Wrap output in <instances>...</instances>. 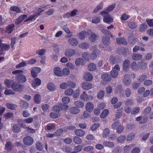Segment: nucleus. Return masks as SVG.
Listing matches in <instances>:
<instances>
[{"label": "nucleus", "mask_w": 153, "mask_h": 153, "mask_svg": "<svg viewBox=\"0 0 153 153\" xmlns=\"http://www.w3.org/2000/svg\"><path fill=\"white\" fill-rule=\"evenodd\" d=\"M23 72V71L21 70H17L12 72L13 74L16 75L15 77L16 80L20 83L25 82L27 80L25 76L21 74Z\"/></svg>", "instance_id": "obj_1"}, {"label": "nucleus", "mask_w": 153, "mask_h": 153, "mask_svg": "<svg viewBox=\"0 0 153 153\" xmlns=\"http://www.w3.org/2000/svg\"><path fill=\"white\" fill-rule=\"evenodd\" d=\"M100 14L104 17L103 21L104 22L110 24L113 22V19L111 16L106 12L102 11L100 13Z\"/></svg>", "instance_id": "obj_2"}, {"label": "nucleus", "mask_w": 153, "mask_h": 153, "mask_svg": "<svg viewBox=\"0 0 153 153\" xmlns=\"http://www.w3.org/2000/svg\"><path fill=\"white\" fill-rule=\"evenodd\" d=\"M12 88L16 91L21 92L23 90V87L19 83L14 82L12 86Z\"/></svg>", "instance_id": "obj_3"}, {"label": "nucleus", "mask_w": 153, "mask_h": 153, "mask_svg": "<svg viewBox=\"0 0 153 153\" xmlns=\"http://www.w3.org/2000/svg\"><path fill=\"white\" fill-rule=\"evenodd\" d=\"M33 139L29 136H27L23 139V142L24 144L27 146L31 145L33 143Z\"/></svg>", "instance_id": "obj_4"}, {"label": "nucleus", "mask_w": 153, "mask_h": 153, "mask_svg": "<svg viewBox=\"0 0 153 153\" xmlns=\"http://www.w3.org/2000/svg\"><path fill=\"white\" fill-rule=\"evenodd\" d=\"M148 118L147 116L144 115L143 116H140L137 117L136 119L137 121H139L140 124H144L148 121Z\"/></svg>", "instance_id": "obj_5"}, {"label": "nucleus", "mask_w": 153, "mask_h": 153, "mask_svg": "<svg viewBox=\"0 0 153 153\" xmlns=\"http://www.w3.org/2000/svg\"><path fill=\"white\" fill-rule=\"evenodd\" d=\"M41 69L38 67H35L32 68L31 71V74L32 76L35 77L37 75L38 73L40 72Z\"/></svg>", "instance_id": "obj_6"}, {"label": "nucleus", "mask_w": 153, "mask_h": 153, "mask_svg": "<svg viewBox=\"0 0 153 153\" xmlns=\"http://www.w3.org/2000/svg\"><path fill=\"white\" fill-rule=\"evenodd\" d=\"M75 53V50L72 49H66L65 51V55L67 57H70L74 55Z\"/></svg>", "instance_id": "obj_7"}, {"label": "nucleus", "mask_w": 153, "mask_h": 153, "mask_svg": "<svg viewBox=\"0 0 153 153\" xmlns=\"http://www.w3.org/2000/svg\"><path fill=\"white\" fill-rule=\"evenodd\" d=\"M130 62L128 59L124 60L123 63V69L125 71H128L130 67Z\"/></svg>", "instance_id": "obj_8"}, {"label": "nucleus", "mask_w": 153, "mask_h": 153, "mask_svg": "<svg viewBox=\"0 0 153 153\" xmlns=\"http://www.w3.org/2000/svg\"><path fill=\"white\" fill-rule=\"evenodd\" d=\"M130 75L128 74L125 75L123 78V82L124 84L126 85H129L131 83V81L129 80Z\"/></svg>", "instance_id": "obj_9"}, {"label": "nucleus", "mask_w": 153, "mask_h": 153, "mask_svg": "<svg viewBox=\"0 0 153 153\" xmlns=\"http://www.w3.org/2000/svg\"><path fill=\"white\" fill-rule=\"evenodd\" d=\"M13 147L12 143L10 141H8L6 142L5 147V150L7 152H9L11 151Z\"/></svg>", "instance_id": "obj_10"}, {"label": "nucleus", "mask_w": 153, "mask_h": 153, "mask_svg": "<svg viewBox=\"0 0 153 153\" xmlns=\"http://www.w3.org/2000/svg\"><path fill=\"white\" fill-rule=\"evenodd\" d=\"M27 15L23 14L19 16L15 21L16 25H18L27 17Z\"/></svg>", "instance_id": "obj_11"}, {"label": "nucleus", "mask_w": 153, "mask_h": 153, "mask_svg": "<svg viewBox=\"0 0 153 153\" xmlns=\"http://www.w3.org/2000/svg\"><path fill=\"white\" fill-rule=\"evenodd\" d=\"M102 79L106 82H109L111 79V77L110 75L108 73H105L102 75Z\"/></svg>", "instance_id": "obj_12"}, {"label": "nucleus", "mask_w": 153, "mask_h": 153, "mask_svg": "<svg viewBox=\"0 0 153 153\" xmlns=\"http://www.w3.org/2000/svg\"><path fill=\"white\" fill-rule=\"evenodd\" d=\"M85 107V109L87 111L91 112L94 109V105L92 103L89 102L86 104Z\"/></svg>", "instance_id": "obj_13"}, {"label": "nucleus", "mask_w": 153, "mask_h": 153, "mask_svg": "<svg viewBox=\"0 0 153 153\" xmlns=\"http://www.w3.org/2000/svg\"><path fill=\"white\" fill-rule=\"evenodd\" d=\"M41 83V80L38 78H36L34 79L32 84V86L33 87H36L39 85Z\"/></svg>", "instance_id": "obj_14"}, {"label": "nucleus", "mask_w": 153, "mask_h": 153, "mask_svg": "<svg viewBox=\"0 0 153 153\" xmlns=\"http://www.w3.org/2000/svg\"><path fill=\"white\" fill-rule=\"evenodd\" d=\"M92 84L89 82H84L82 83V88L84 89L88 90L90 89L92 87Z\"/></svg>", "instance_id": "obj_15"}, {"label": "nucleus", "mask_w": 153, "mask_h": 153, "mask_svg": "<svg viewBox=\"0 0 153 153\" xmlns=\"http://www.w3.org/2000/svg\"><path fill=\"white\" fill-rule=\"evenodd\" d=\"M128 42L130 44H134L137 41L135 35L132 34L129 36L128 39Z\"/></svg>", "instance_id": "obj_16"}, {"label": "nucleus", "mask_w": 153, "mask_h": 153, "mask_svg": "<svg viewBox=\"0 0 153 153\" xmlns=\"http://www.w3.org/2000/svg\"><path fill=\"white\" fill-rule=\"evenodd\" d=\"M68 43L72 46H75L78 44V41L76 39L72 38L69 39Z\"/></svg>", "instance_id": "obj_17"}, {"label": "nucleus", "mask_w": 153, "mask_h": 153, "mask_svg": "<svg viewBox=\"0 0 153 153\" xmlns=\"http://www.w3.org/2000/svg\"><path fill=\"white\" fill-rule=\"evenodd\" d=\"M69 110L70 112L73 114H76L80 111V110L77 107L74 106L70 108Z\"/></svg>", "instance_id": "obj_18"}, {"label": "nucleus", "mask_w": 153, "mask_h": 153, "mask_svg": "<svg viewBox=\"0 0 153 153\" xmlns=\"http://www.w3.org/2000/svg\"><path fill=\"white\" fill-rule=\"evenodd\" d=\"M100 51L97 48H95L92 51V55L91 56V58L93 60L95 59L98 55Z\"/></svg>", "instance_id": "obj_19"}, {"label": "nucleus", "mask_w": 153, "mask_h": 153, "mask_svg": "<svg viewBox=\"0 0 153 153\" xmlns=\"http://www.w3.org/2000/svg\"><path fill=\"white\" fill-rule=\"evenodd\" d=\"M83 77L84 79L88 81H90L93 79V76L92 75L88 72H86L85 73Z\"/></svg>", "instance_id": "obj_20"}, {"label": "nucleus", "mask_w": 153, "mask_h": 153, "mask_svg": "<svg viewBox=\"0 0 153 153\" xmlns=\"http://www.w3.org/2000/svg\"><path fill=\"white\" fill-rule=\"evenodd\" d=\"M89 34L88 32L85 31H83L79 33V38L81 39H85V37L87 36Z\"/></svg>", "instance_id": "obj_21"}, {"label": "nucleus", "mask_w": 153, "mask_h": 153, "mask_svg": "<svg viewBox=\"0 0 153 153\" xmlns=\"http://www.w3.org/2000/svg\"><path fill=\"white\" fill-rule=\"evenodd\" d=\"M98 37V36H97L95 33L91 32L90 33L89 39L91 42H94L97 39Z\"/></svg>", "instance_id": "obj_22"}, {"label": "nucleus", "mask_w": 153, "mask_h": 153, "mask_svg": "<svg viewBox=\"0 0 153 153\" xmlns=\"http://www.w3.org/2000/svg\"><path fill=\"white\" fill-rule=\"evenodd\" d=\"M54 74L57 76H62V70L59 67L54 68Z\"/></svg>", "instance_id": "obj_23"}, {"label": "nucleus", "mask_w": 153, "mask_h": 153, "mask_svg": "<svg viewBox=\"0 0 153 153\" xmlns=\"http://www.w3.org/2000/svg\"><path fill=\"white\" fill-rule=\"evenodd\" d=\"M117 43L119 44L126 45L127 42L124 38H117L116 39Z\"/></svg>", "instance_id": "obj_24"}, {"label": "nucleus", "mask_w": 153, "mask_h": 153, "mask_svg": "<svg viewBox=\"0 0 153 153\" xmlns=\"http://www.w3.org/2000/svg\"><path fill=\"white\" fill-rule=\"evenodd\" d=\"M74 132L76 135L79 137H82L85 134L84 131L80 129L75 130Z\"/></svg>", "instance_id": "obj_25"}, {"label": "nucleus", "mask_w": 153, "mask_h": 153, "mask_svg": "<svg viewBox=\"0 0 153 153\" xmlns=\"http://www.w3.org/2000/svg\"><path fill=\"white\" fill-rule=\"evenodd\" d=\"M142 55L139 53H134L132 56V58L134 60H138L142 58Z\"/></svg>", "instance_id": "obj_26"}, {"label": "nucleus", "mask_w": 153, "mask_h": 153, "mask_svg": "<svg viewBox=\"0 0 153 153\" xmlns=\"http://www.w3.org/2000/svg\"><path fill=\"white\" fill-rule=\"evenodd\" d=\"M122 54L124 56H128L130 54L128 48H123L120 49Z\"/></svg>", "instance_id": "obj_27"}, {"label": "nucleus", "mask_w": 153, "mask_h": 153, "mask_svg": "<svg viewBox=\"0 0 153 153\" xmlns=\"http://www.w3.org/2000/svg\"><path fill=\"white\" fill-rule=\"evenodd\" d=\"M14 82L13 80H10L8 79H6L4 81V83L7 87L12 88V86Z\"/></svg>", "instance_id": "obj_28"}, {"label": "nucleus", "mask_w": 153, "mask_h": 153, "mask_svg": "<svg viewBox=\"0 0 153 153\" xmlns=\"http://www.w3.org/2000/svg\"><path fill=\"white\" fill-rule=\"evenodd\" d=\"M34 102L37 104H39L41 102V97L39 94H36L34 96Z\"/></svg>", "instance_id": "obj_29"}, {"label": "nucleus", "mask_w": 153, "mask_h": 153, "mask_svg": "<svg viewBox=\"0 0 153 153\" xmlns=\"http://www.w3.org/2000/svg\"><path fill=\"white\" fill-rule=\"evenodd\" d=\"M61 27L66 33L68 34L71 33L70 30L68 28L67 25L65 23L61 24Z\"/></svg>", "instance_id": "obj_30"}, {"label": "nucleus", "mask_w": 153, "mask_h": 153, "mask_svg": "<svg viewBox=\"0 0 153 153\" xmlns=\"http://www.w3.org/2000/svg\"><path fill=\"white\" fill-rule=\"evenodd\" d=\"M80 98L81 99L84 101H87L89 99L88 96L87 94L85 91H83L81 94Z\"/></svg>", "instance_id": "obj_31"}, {"label": "nucleus", "mask_w": 153, "mask_h": 153, "mask_svg": "<svg viewBox=\"0 0 153 153\" xmlns=\"http://www.w3.org/2000/svg\"><path fill=\"white\" fill-rule=\"evenodd\" d=\"M12 129L13 131L15 133H18L20 130V126L18 124H16L13 125Z\"/></svg>", "instance_id": "obj_32"}, {"label": "nucleus", "mask_w": 153, "mask_h": 153, "mask_svg": "<svg viewBox=\"0 0 153 153\" xmlns=\"http://www.w3.org/2000/svg\"><path fill=\"white\" fill-rule=\"evenodd\" d=\"M103 144L105 146L110 148H112L114 146L113 142L109 141H104L103 142Z\"/></svg>", "instance_id": "obj_33"}, {"label": "nucleus", "mask_w": 153, "mask_h": 153, "mask_svg": "<svg viewBox=\"0 0 153 153\" xmlns=\"http://www.w3.org/2000/svg\"><path fill=\"white\" fill-rule=\"evenodd\" d=\"M74 105L78 108H82L84 104L83 102L81 101H76L74 102Z\"/></svg>", "instance_id": "obj_34"}, {"label": "nucleus", "mask_w": 153, "mask_h": 153, "mask_svg": "<svg viewBox=\"0 0 153 153\" xmlns=\"http://www.w3.org/2000/svg\"><path fill=\"white\" fill-rule=\"evenodd\" d=\"M47 88L50 91H53L56 89V87L53 83L50 82L48 85Z\"/></svg>", "instance_id": "obj_35"}, {"label": "nucleus", "mask_w": 153, "mask_h": 153, "mask_svg": "<svg viewBox=\"0 0 153 153\" xmlns=\"http://www.w3.org/2000/svg\"><path fill=\"white\" fill-rule=\"evenodd\" d=\"M109 111L108 109H105L101 114L100 117L101 118H104L107 117Z\"/></svg>", "instance_id": "obj_36"}, {"label": "nucleus", "mask_w": 153, "mask_h": 153, "mask_svg": "<svg viewBox=\"0 0 153 153\" xmlns=\"http://www.w3.org/2000/svg\"><path fill=\"white\" fill-rule=\"evenodd\" d=\"M115 4H112L111 5H110V6L108 7L106 9H105L103 11H105V12H106L108 13H109L111 11L113 10L114 9L115 7Z\"/></svg>", "instance_id": "obj_37"}, {"label": "nucleus", "mask_w": 153, "mask_h": 153, "mask_svg": "<svg viewBox=\"0 0 153 153\" xmlns=\"http://www.w3.org/2000/svg\"><path fill=\"white\" fill-rule=\"evenodd\" d=\"M135 134L134 133H131L128 135L127 136L126 140L128 141L132 140L134 138Z\"/></svg>", "instance_id": "obj_38"}, {"label": "nucleus", "mask_w": 153, "mask_h": 153, "mask_svg": "<svg viewBox=\"0 0 153 153\" xmlns=\"http://www.w3.org/2000/svg\"><path fill=\"white\" fill-rule=\"evenodd\" d=\"M83 60L81 58L77 59L76 60L75 64L77 66H79L80 65H82L83 63Z\"/></svg>", "instance_id": "obj_39"}, {"label": "nucleus", "mask_w": 153, "mask_h": 153, "mask_svg": "<svg viewBox=\"0 0 153 153\" xmlns=\"http://www.w3.org/2000/svg\"><path fill=\"white\" fill-rule=\"evenodd\" d=\"M103 5V3L102 2L98 6H97V7L94 10L93 13H96L98 12L99 10H101L102 8Z\"/></svg>", "instance_id": "obj_40"}, {"label": "nucleus", "mask_w": 153, "mask_h": 153, "mask_svg": "<svg viewBox=\"0 0 153 153\" xmlns=\"http://www.w3.org/2000/svg\"><path fill=\"white\" fill-rule=\"evenodd\" d=\"M147 78V76L146 75H141L138 77L137 78L138 82H142Z\"/></svg>", "instance_id": "obj_41"}, {"label": "nucleus", "mask_w": 153, "mask_h": 153, "mask_svg": "<svg viewBox=\"0 0 153 153\" xmlns=\"http://www.w3.org/2000/svg\"><path fill=\"white\" fill-rule=\"evenodd\" d=\"M36 146L37 149L39 151H42L43 149V147L42 144L39 142H36Z\"/></svg>", "instance_id": "obj_42"}, {"label": "nucleus", "mask_w": 153, "mask_h": 153, "mask_svg": "<svg viewBox=\"0 0 153 153\" xmlns=\"http://www.w3.org/2000/svg\"><path fill=\"white\" fill-rule=\"evenodd\" d=\"M88 70L93 71L96 69V66L94 64L90 63L88 65Z\"/></svg>", "instance_id": "obj_43"}, {"label": "nucleus", "mask_w": 153, "mask_h": 153, "mask_svg": "<svg viewBox=\"0 0 153 153\" xmlns=\"http://www.w3.org/2000/svg\"><path fill=\"white\" fill-rule=\"evenodd\" d=\"M79 46L81 48L87 49L89 47V45L88 43L83 42L80 44Z\"/></svg>", "instance_id": "obj_44"}, {"label": "nucleus", "mask_w": 153, "mask_h": 153, "mask_svg": "<svg viewBox=\"0 0 153 153\" xmlns=\"http://www.w3.org/2000/svg\"><path fill=\"white\" fill-rule=\"evenodd\" d=\"M6 105L8 109L11 110H14L17 107L16 105L11 103L6 104Z\"/></svg>", "instance_id": "obj_45"}, {"label": "nucleus", "mask_w": 153, "mask_h": 153, "mask_svg": "<svg viewBox=\"0 0 153 153\" xmlns=\"http://www.w3.org/2000/svg\"><path fill=\"white\" fill-rule=\"evenodd\" d=\"M14 27V24H11L8 25L7 27V32L8 33H11L13 30V28Z\"/></svg>", "instance_id": "obj_46"}, {"label": "nucleus", "mask_w": 153, "mask_h": 153, "mask_svg": "<svg viewBox=\"0 0 153 153\" xmlns=\"http://www.w3.org/2000/svg\"><path fill=\"white\" fill-rule=\"evenodd\" d=\"M126 139V136L125 135H121L117 138V142L121 143L124 141Z\"/></svg>", "instance_id": "obj_47"}, {"label": "nucleus", "mask_w": 153, "mask_h": 153, "mask_svg": "<svg viewBox=\"0 0 153 153\" xmlns=\"http://www.w3.org/2000/svg\"><path fill=\"white\" fill-rule=\"evenodd\" d=\"M102 42L105 45H109L110 43L109 39L106 36L102 38Z\"/></svg>", "instance_id": "obj_48"}, {"label": "nucleus", "mask_w": 153, "mask_h": 153, "mask_svg": "<svg viewBox=\"0 0 153 153\" xmlns=\"http://www.w3.org/2000/svg\"><path fill=\"white\" fill-rule=\"evenodd\" d=\"M110 74L112 78H115L118 76V72L115 70H112L110 72Z\"/></svg>", "instance_id": "obj_49"}, {"label": "nucleus", "mask_w": 153, "mask_h": 153, "mask_svg": "<svg viewBox=\"0 0 153 153\" xmlns=\"http://www.w3.org/2000/svg\"><path fill=\"white\" fill-rule=\"evenodd\" d=\"M121 123L119 121H117L113 123L111 125V127L112 128L116 129L119 126H120Z\"/></svg>", "instance_id": "obj_50"}, {"label": "nucleus", "mask_w": 153, "mask_h": 153, "mask_svg": "<svg viewBox=\"0 0 153 153\" xmlns=\"http://www.w3.org/2000/svg\"><path fill=\"white\" fill-rule=\"evenodd\" d=\"M1 49H2V51H7L10 48L9 45H7V44H3L1 42Z\"/></svg>", "instance_id": "obj_51"}, {"label": "nucleus", "mask_w": 153, "mask_h": 153, "mask_svg": "<svg viewBox=\"0 0 153 153\" xmlns=\"http://www.w3.org/2000/svg\"><path fill=\"white\" fill-rule=\"evenodd\" d=\"M21 106L22 108L24 109H26L29 107V105L27 102L25 101H22L21 102Z\"/></svg>", "instance_id": "obj_52"}, {"label": "nucleus", "mask_w": 153, "mask_h": 153, "mask_svg": "<svg viewBox=\"0 0 153 153\" xmlns=\"http://www.w3.org/2000/svg\"><path fill=\"white\" fill-rule=\"evenodd\" d=\"M110 133V131L109 128H107L105 129L103 132L102 137H106L108 136Z\"/></svg>", "instance_id": "obj_53"}, {"label": "nucleus", "mask_w": 153, "mask_h": 153, "mask_svg": "<svg viewBox=\"0 0 153 153\" xmlns=\"http://www.w3.org/2000/svg\"><path fill=\"white\" fill-rule=\"evenodd\" d=\"M140 108L138 107H136L133 108L131 112L132 115H134L137 114L140 111Z\"/></svg>", "instance_id": "obj_54"}, {"label": "nucleus", "mask_w": 153, "mask_h": 153, "mask_svg": "<svg viewBox=\"0 0 153 153\" xmlns=\"http://www.w3.org/2000/svg\"><path fill=\"white\" fill-rule=\"evenodd\" d=\"M74 142L76 144H80L82 143L81 139L79 137L76 136L73 139Z\"/></svg>", "instance_id": "obj_55"}, {"label": "nucleus", "mask_w": 153, "mask_h": 153, "mask_svg": "<svg viewBox=\"0 0 153 153\" xmlns=\"http://www.w3.org/2000/svg\"><path fill=\"white\" fill-rule=\"evenodd\" d=\"M74 91L71 88H68L66 90L65 92V94L67 95H72Z\"/></svg>", "instance_id": "obj_56"}, {"label": "nucleus", "mask_w": 153, "mask_h": 153, "mask_svg": "<svg viewBox=\"0 0 153 153\" xmlns=\"http://www.w3.org/2000/svg\"><path fill=\"white\" fill-rule=\"evenodd\" d=\"M125 95L127 97H130L132 93V91L131 89L127 88L125 91Z\"/></svg>", "instance_id": "obj_57"}, {"label": "nucleus", "mask_w": 153, "mask_h": 153, "mask_svg": "<svg viewBox=\"0 0 153 153\" xmlns=\"http://www.w3.org/2000/svg\"><path fill=\"white\" fill-rule=\"evenodd\" d=\"M122 150L120 147H115L112 151L113 153H121Z\"/></svg>", "instance_id": "obj_58"}, {"label": "nucleus", "mask_w": 153, "mask_h": 153, "mask_svg": "<svg viewBox=\"0 0 153 153\" xmlns=\"http://www.w3.org/2000/svg\"><path fill=\"white\" fill-rule=\"evenodd\" d=\"M123 90V86L121 85H118L116 88V92L117 93H120Z\"/></svg>", "instance_id": "obj_59"}, {"label": "nucleus", "mask_w": 153, "mask_h": 153, "mask_svg": "<svg viewBox=\"0 0 153 153\" xmlns=\"http://www.w3.org/2000/svg\"><path fill=\"white\" fill-rule=\"evenodd\" d=\"M63 131L62 129H59L57 130L54 133L55 136H59L61 135Z\"/></svg>", "instance_id": "obj_60"}, {"label": "nucleus", "mask_w": 153, "mask_h": 153, "mask_svg": "<svg viewBox=\"0 0 153 153\" xmlns=\"http://www.w3.org/2000/svg\"><path fill=\"white\" fill-rule=\"evenodd\" d=\"M60 107V104L54 106L53 108V111L57 112L60 111H61Z\"/></svg>", "instance_id": "obj_61"}, {"label": "nucleus", "mask_w": 153, "mask_h": 153, "mask_svg": "<svg viewBox=\"0 0 153 153\" xmlns=\"http://www.w3.org/2000/svg\"><path fill=\"white\" fill-rule=\"evenodd\" d=\"M133 104L132 100L130 99H128L125 102V104L127 106H131Z\"/></svg>", "instance_id": "obj_62"}, {"label": "nucleus", "mask_w": 153, "mask_h": 153, "mask_svg": "<svg viewBox=\"0 0 153 153\" xmlns=\"http://www.w3.org/2000/svg\"><path fill=\"white\" fill-rule=\"evenodd\" d=\"M100 126L99 123H96L94 124L91 127V129L92 131L96 130Z\"/></svg>", "instance_id": "obj_63"}, {"label": "nucleus", "mask_w": 153, "mask_h": 153, "mask_svg": "<svg viewBox=\"0 0 153 153\" xmlns=\"http://www.w3.org/2000/svg\"><path fill=\"white\" fill-rule=\"evenodd\" d=\"M128 25L130 28L134 29L136 28L137 25L134 22H130L128 23Z\"/></svg>", "instance_id": "obj_64"}]
</instances>
